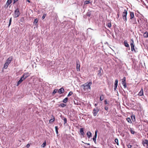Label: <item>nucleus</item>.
Instances as JSON below:
<instances>
[{
	"mask_svg": "<svg viewBox=\"0 0 148 148\" xmlns=\"http://www.w3.org/2000/svg\"><path fill=\"white\" fill-rule=\"evenodd\" d=\"M92 84V82L91 81L89 82H87L86 83L82 85L81 86V88L84 91H85L88 89H90V86Z\"/></svg>",
	"mask_w": 148,
	"mask_h": 148,
	"instance_id": "1",
	"label": "nucleus"
},
{
	"mask_svg": "<svg viewBox=\"0 0 148 148\" xmlns=\"http://www.w3.org/2000/svg\"><path fill=\"white\" fill-rule=\"evenodd\" d=\"M12 59V57L10 56L6 60L5 63L4 64L3 68L6 69L8 67L9 64L11 62Z\"/></svg>",
	"mask_w": 148,
	"mask_h": 148,
	"instance_id": "2",
	"label": "nucleus"
},
{
	"mask_svg": "<svg viewBox=\"0 0 148 148\" xmlns=\"http://www.w3.org/2000/svg\"><path fill=\"white\" fill-rule=\"evenodd\" d=\"M20 12L18 8H17L15 10L14 14V17L16 18L18 17L20 15Z\"/></svg>",
	"mask_w": 148,
	"mask_h": 148,
	"instance_id": "3",
	"label": "nucleus"
},
{
	"mask_svg": "<svg viewBox=\"0 0 148 148\" xmlns=\"http://www.w3.org/2000/svg\"><path fill=\"white\" fill-rule=\"evenodd\" d=\"M127 11L126 10H124L123 13V18L124 21L126 22L127 21Z\"/></svg>",
	"mask_w": 148,
	"mask_h": 148,
	"instance_id": "4",
	"label": "nucleus"
},
{
	"mask_svg": "<svg viewBox=\"0 0 148 148\" xmlns=\"http://www.w3.org/2000/svg\"><path fill=\"white\" fill-rule=\"evenodd\" d=\"M99 111V109L97 107L95 108L93 110L92 113L94 116H96Z\"/></svg>",
	"mask_w": 148,
	"mask_h": 148,
	"instance_id": "5",
	"label": "nucleus"
},
{
	"mask_svg": "<svg viewBox=\"0 0 148 148\" xmlns=\"http://www.w3.org/2000/svg\"><path fill=\"white\" fill-rule=\"evenodd\" d=\"M126 78L124 77L122 79V83L123 85L124 88H125L126 87Z\"/></svg>",
	"mask_w": 148,
	"mask_h": 148,
	"instance_id": "6",
	"label": "nucleus"
},
{
	"mask_svg": "<svg viewBox=\"0 0 148 148\" xmlns=\"http://www.w3.org/2000/svg\"><path fill=\"white\" fill-rule=\"evenodd\" d=\"M97 130H96L95 131V134L94 136L92 138L93 140L94 143L96 144V138H97Z\"/></svg>",
	"mask_w": 148,
	"mask_h": 148,
	"instance_id": "7",
	"label": "nucleus"
},
{
	"mask_svg": "<svg viewBox=\"0 0 148 148\" xmlns=\"http://www.w3.org/2000/svg\"><path fill=\"white\" fill-rule=\"evenodd\" d=\"M76 63H77V67H76L77 70V71H80V64H79L80 63L79 62V60H77V61Z\"/></svg>",
	"mask_w": 148,
	"mask_h": 148,
	"instance_id": "8",
	"label": "nucleus"
},
{
	"mask_svg": "<svg viewBox=\"0 0 148 148\" xmlns=\"http://www.w3.org/2000/svg\"><path fill=\"white\" fill-rule=\"evenodd\" d=\"M25 79V78H24L22 76L20 78V79L19 80V81L17 82V86H18L19 84H20Z\"/></svg>",
	"mask_w": 148,
	"mask_h": 148,
	"instance_id": "9",
	"label": "nucleus"
},
{
	"mask_svg": "<svg viewBox=\"0 0 148 148\" xmlns=\"http://www.w3.org/2000/svg\"><path fill=\"white\" fill-rule=\"evenodd\" d=\"M29 75L30 74L28 73H27L24 74L22 75V77L25 78V79L27 77L29 76Z\"/></svg>",
	"mask_w": 148,
	"mask_h": 148,
	"instance_id": "10",
	"label": "nucleus"
},
{
	"mask_svg": "<svg viewBox=\"0 0 148 148\" xmlns=\"http://www.w3.org/2000/svg\"><path fill=\"white\" fill-rule=\"evenodd\" d=\"M12 0H8L5 5V7L6 8H7L9 5L12 3Z\"/></svg>",
	"mask_w": 148,
	"mask_h": 148,
	"instance_id": "11",
	"label": "nucleus"
},
{
	"mask_svg": "<svg viewBox=\"0 0 148 148\" xmlns=\"http://www.w3.org/2000/svg\"><path fill=\"white\" fill-rule=\"evenodd\" d=\"M64 92V90L63 88H61L58 91V93L60 94L63 93Z\"/></svg>",
	"mask_w": 148,
	"mask_h": 148,
	"instance_id": "12",
	"label": "nucleus"
},
{
	"mask_svg": "<svg viewBox=\"0 0 148 148\" xmlns=\"http://www.w3.org/2000/svg\"><path fill=\"white\" fill-rule=\"evenodd\" d=\"M142 144L144 146H145V145L146 146L148 144V140H145L142 142Z\"/></svg>",
	"mask_w": 148,
	"mask_h": 148,
	"instance_id": "13",
	"label": "nucleus"
},
{
	"mask_svg": "<svg viewBox=\"0 0 148 148\" xmlns=\"http://www.w3.org/2000/svg\"><path fill=\"white\" fill-rule=\"evenodd\" d=\"M79 132L82 135L84 136V130L83 128H81L80 129Z\"/></svg>",
	"mask_w": 148,
	"mask_h": 148,
	"instance_id": "14",
	"label": "nucleus"
},
{
	"mask_svg": "<svg viewBox=\"0 0 148 148\" xmlns=\"http://www.w3.org/2000/svg\"><path fill=\"white\" fill-rule=\"evenodd\" d=\"M101 71H102V69L101 68H100L99 70L98 71L97 74L99 76H101Z\"/></svg>",
	"mask_w": 148,
	"mask_h": 148,
	"instance_id": "15",
	"label": "nucleus"
},
{
	"mask_svg": "<svg viewBox=\"0 0 148 148\" xmlns=\"http://www.w3.org/2000/svg\"><path fill=\"white\" fill-rule=\"evenodd\" d=\"M144 37L145 38L148 37V33L147 32H145L143 35Z\"/></svg>",
	"mask_w": 148,
	"mask_h": 148,
	"instance_id": "16",
	"label": "nucleus"
},
{
	"mask_svg": "<svg viewBox=\"0 0 148 148\" xmlns=\"http://www.w3.org/2000/svg\"><path fill=\"white\" fill-rule=\"evenodd\" d=\"M143 94V90L142 88L140 92H139V96H142Z\"/></svg>",
	"mask_w": 148,
	"mask_h": 148,
	"instance_id": "17",
	"label": "nucleus"
},
{
	"mask_svg": "<svg viewBox=\"0 0 148 148\" xmlns=\"http://www.w3.org/2000/svg\"><path fill=\"white\" fill-rule=\"evenodd\" d=\"M124 43L125 46L126 47H129V45L128 44L126 40H125L124 41Z\"/></svg>",
	"mask_w": 148,
	"mask_h": 148,
	"instance_id": "18",
	"label": "nucleus"
},
{
	"mask_svg": "<svg viewBox=\"0 0 148 148\" xmlns=\"http://www.w3.org/2000/svg\"><path fill=\"white\" fill-rule=\"evenodd\" d=\"M131 47L132 51H133V50H135L134 49V46L133 43L131 44Z\"/></svg>",
	"mask_w": 148,
	"mask_h": 148,
	"instance_id": "19",
	"label": "nucleus"
},
{
	"mask_svg": "<svg viewBox=\"0 0 148 148\" xmlns=\"http://www.w3.org/2000/svg\"><path fill=\"white\" fill-rule=\"evenodd\" d=\"M87 134L88 137L90 138L91 137V133L90 132H87Z\"/></svg>",
	"mask_w": 148,
	"mask_h": 148,
	"instance_id": "20",
	"label": "nucleus"
},
{
	"mask_svg": "<svg viewBox=\"0 0 148 148\" xmlns=\"http://www.w3.org/2000/svg\"><path fill=\"white\" fill-rule=\"evenodd\" d=\"M104 97L103 95H101L100 96V99L101 101H102L104 99Z\"/></svg>",
	"mask_w": 148,
	"mask_h": 148,
	"instance_id": "21",
	"label": "nucleus"
},
{
	"mask_svg": "<svg viewBox=\"0 0 148 148\" xmlns=\"http://www.w3.org/2000/svg\"><path fill=\"white\" fill-rule=\"evenodd\" d=\"M53 118L49 120V122L50 123H51L53 122L55 120V118L53 116Z\"/></svg>",
	"mask_w": 148,
	"mask_h": 148,
	"instance_id": "22",
	"label": "nucleus"
},
{
	"mask_svg": "<svg viewBox=\"0 0 148 148\" xmlns=\"http://www.w3.org/2000/svg\"><path fill=\"white\" fill-rule=\"evenodd\" d=\"M130 18L132 19L133 18L134 16V14L132 12H130Z\"/></svg>",
	"mask_w": 148,
	"mask_h": 148,
	"instance_id": "23",
	"label": "nucleus"
},
{
	"mask_svg": "<svg viewBox=\"0 0 148 148\" xmlns=\"http://www.w3.org/2000/svg\"><path fill=\"white\" fill-rule=\"evenodd\" d=\"M68 98L66 97L63 101V102L64 103H66L68 101Z\"/></svg>",
	"mask_w": 148,
	"mask_h": 148,
	"instance_id": "24",
	"label": "nucleus"
},
{
	"mask_svg": "<svg viewBox=\"0 0 148 148\" xmlns=\"http://www.w3.org/2000/svg\"><path fill=\"white\" fill-rule=\"evenodd\" d=\"M66 106V104H65L63 103H61L60 104V106L62 107H65Z\"/></svg>",
	"mask_w": 148,
	"mask_h": 148,
	"instance_id": "25",
	"label": "nucleus"
},
{
	"mask_svg": "<svg viewBox=\"0 0 148 148\" xmlns=\"http://www.w3.org/2000/svg\"><path fill=\"white\" fill-rule=\"evenodd\" d=\"M127 120L129 123H131L132 122L131 119L129 118H128L126 119Z\"/></svg>",
	"mask_w": 148,
	"mask_h": 148,
	"instance_id": "26",
	"label": "nucleus"
},
{
	"mask_svg": "<svg viewBox=\"0 0 148 148\" xmlns=\"http://www.w3.org/2000/svg\"><path fill=\"white\" fill-rule=\"evenodd\" d=\"M37 22H38V21L36 19L34 20V24L35 25H36Z\"/></svg>",
	"mask_w": 148,
	"mask_h": 148,
	"instance_id": "27",
	"label": "nucleus"
},
{
	"mask_svg": "<svg viewBox=\"0 0 148 148\" xmlns=\"http://www.w3.org/2000/svg\"><path fill=\"white\" fill-rule=\"evenodd\" d=\"M118 80L117 79H116L114 82V85L115 86H117L118 85Z\"/></svg>",
	"mask_w": 148,
	"mask_h": 148,
	"instance_id": "28",
	"label": "nucleus"
},
{
	"mask_svg": "<svg viewBox=\"0 0 148 148\" xmlns=\"http://www.w3.org/2000/svg\"><path fill=\"white\" fill-rule=\"evenodd\" d=\"M115 142L117 144V145H119V144L118 143V140L117 138H116L114 140Z\"/></svg>",
	"mask_w": 148,
	"mask_h": 148,
	"instance_id": "29",
	"label": "nucleus"
},
{
	"mask_svg": "<svg viewBox=\"0 0 148 148\" xmlns=\"http://www.w3.org/2000/svg\"><path fill=\"white\" fill-rule=\"evenodd\" d=\"M57 91H58L57 89H54L53 92V94L54 95L55 94H56L57 92Z\"/></svg>",
	"mask_w": 148,
	"mask_h": 148,
	"instance_id": "30",
	"label": "nucleus"
},
{
	"mask_svg": "<svg viewBox=\"0 0 148 148\" xmlns=\"http://www.w3.org/2000/svg\"><path fill=\"white\" fill-rule=\"evenodd\" d=\"M73 94V92L71 91H70L69 92V93L67 95V97H69L71 96Z\"/></svg>",
	"mask_w": 148,
	"mask_h": 148,
	"instance_id": "31",
	"label": "nucleus"
},
{
	"mask_svg": "<svg viewBox=\"0 0 148 148\" xmlns=\"http://www.w3.org/2000/svg\"><path fill=\"white\" fill-rule=\"evenodd\" d=\"M12 22V18H11L10 19L8 26H9L11 24Z\"/></svg>",
	"mask_w": 148,
	"mask_h": 148,
	"instance_id": "32",
	"label": "nucleus"
},
{
	"mask_svg": "<svg viewBox=\"0 0 148 148\" xmlns=\"http://www.w3.org/2000/svg\"><path fill=\"white\" fill-rule=\"evenodd\" d=\"M90 1H85L84 2V4H88L89 3H90Z\"/></svg>",
	"mask_w": 148,
	"mask_h": 148,
	"instance_id": "33",
	"label": "nucleus"
},
{
	"mask_svg": "<svg viewBox=\"0 0 148 148\" xmlns=\"http://www.w3.org/2000/svg\"><path fill=\"white\" fill-rule=\"evenodd\" d=\"M64 124L66 123L67 122V120H66V118H64Z\"/></svg>",
	"mask_w": 148,
	"mask_h": 148,
	"instance_id": "34",
	"label": "nucleus"
},
{
	"mask_svg": "<svg viewBox=\"0 0 148 148\" xmlns=\"http://www.w3.org/2000/svg\"><path fill=\"white\" fill-rule=\"evenodd\" d=\"M130 132H131V133L132 134H134V132H135L133 130H130Z\"/></svg>",
	"mask_w": 148,
	"mask_h": 148,
	"instance_id": "35",
	"label": "nucleus"
},
{
	"mask_svg": "<svg viewBox=\"0 0 148 148\" xmlns=\"http://www.w3.org/2000/svg\"><path fill=\"white\" fill-rule=\"evenodd\" d=\"M127 145L128 148H131V147H132L131 145H130V144H128Z\"/></svg>",
	"mask_w": 148,
	"mask_h": 148,
	"instance_id": "36",
	"label": "nucleus"
},
{
	"mask_svg": "<svg viewBox=\"0 0 148 148\" xmlns=\"http://www.w3.org/2000/svg\"><path fill=\"white\" fill-rule=\"evenodd\" d=\"M104 108H105V109L106 110H108V107H107V106H105V107Z\"/></svg>",
	"mask_w": 148,
	"mask_h": 148,
	"instance_id": "37",
	"label": "nucleus"
},
{
	"mask_svg": "<svg viewBox=\"0 0 148 148\" xmlns=\"http://www.w3.org/2000/svg\"><path fill=\"white\" fill-rule=\"evenodd\" d=\"M108 26L109 28L111 26V24L110 23H108Z\"/></svg>",
	"mask_w": 148,
	"mask_h": 148,
	"instance_id": "38",
	"label": "nucleus"
},
{
	"mask_svg": "<svg viewBox=\"0 0 148 148\" xmlns=\"http://www.w3.org/2000/svg\"><path fill=\"white\" fill-rule=\"evenodd\" d=\"M45 16H46V15H44L42 17V19H44L45 18Z\"/></svg>",
	"mask_w": 148,
	"mask_h": 148,
	"instance_id": "39",
	"label": "nucleus"
},
{
	"mask_svg": "<svg viewBox=\"0 0 148 148\" xmlns=\"http://www.w3.org/2000/svg\"><path fill=\"white\" fill-rule=\"evenodd\" d=\"M117 86H115L114 85V89L115 90L116 89Z\"/></svg>",
	"mask_w": 148,
	"mask_h": 148,
	"instance_id": "40",
	"label": "nucleus"
},
{
	"mask_svg": "<svg viewBox=\"0 0 148 148\" xmlns=\"http://www.w3.org/2000/svg\"><path fill=\"white\" fill-rule=\"evenodd\" d=\"M105 103L106 104H108V103L107 102V101L106 100H105L104 101Z\"/></svg>",
	"mask_w": 148,
	"mask_h": 148,
	"instance_id": "41",
	"label": "nucleus"
},
{
	"mask_svg": "<svg viewBox=\"0 0 148 148\" xmlns=\"http://www.w3.org/2000/svg\"><path fill=\"white\" fill-rule=\"evenodd\" d=\"M30 147V145L29 144H27V145H26V147H27V148H29V147Z\"/></svg>",
	"mask_w": 148,
	"mask_h": 148,
	"instance_id": "42",
	"label": "nucleus"
},
{
	"mask_svg": "<svg viewBox=\"0 0 148 148\" xmlns=\"http://www.w3.org/2000/svg\"><path fill=\"white\" fill-rule=\"evenodd\" d=\"M132 117H133V116H132V121H134V120H135V116H133L134 118H133Z\"/></svg>",
	"mask_w": 148,
	"mask_h": 148,
	"instance_id": "43",
	"label": "nucleus"
},
{
	"mask_svg": "<svg viewBox=\"0 0 148 148\" xmlns=\"http://www.w3.org/2000/svg\"><path fill=\"white\" fill-rule=\"evenodd\" d=\"M18 0H14V4L16 2H17L18 1Z\"/></svg>",
	"mask_w": 148,
	"mask_h": 148,
	"instance_id": "44",
	"label": "nucleus"
},
{
	"mask_svg": "<svg viewBox=\"0 0 148 148\" xmlns=\"http://www.w3.org/2000/svg\"><path fill=\"white\" fill-rule=\"evenodd\" d=\"M55 127L56 130H58V128L57 126H55Z\"/></svg>",
	"mask_w": 148,
	"mask_h": 148,
	"instance_id": "45",
	"label": "nucleus"
},
{
	"mask_svg": "<svg viewBox=\"0 0 148 148\" xmlns=\"http://www.w3.org/2000/svg\"><path fill=\"white\" fill-rule=\"evenodd\" d=\"M56 132L57 134H58V130H56Z\"/></svg>",
	"mask_w": 148,
	"mask_h": 148,
	"instance_id": "46",
	"label": "nucleus"
},
{
	"mask_svg": "<svg viewBox=\"0 0 148 148\" xmlns=\"http://www.w3.org/2000/svg\"><path fill=\"white\" fill-rule=\"evenodd\" d=\"M86 144H87V145H90V144L89 143H86Z\"/></svg>",
	"mask_w": 148,
	"mask_h": 148,
	"instance_id": "47",
	"label": "nucleus"
},
{
	"mask_svg": "<svg viewBox=\"0 0 148 148\" xmlns=\"http://www.w3.org/2000/svg\"><path fill=\"white\" fill-rule=\"evenodd\" d=\"M87 16H90V14H88V15H87Z\"/></svg>",
	"mask_w": 148,
	"mask_h": 148,
	"instance_id": "48",
	"label": "nucleus"
},
{
	"mask_svg": "<svg viewBox=\"0 0 148 148\" xmlns=\"http://www.w3.org/2000/svg\"><path fill=\"white\" fill-rule=\"evenodd\" d=\"M97 105V104L96 103L95 104V106H96Z\"/></svg>",
	"mask_w": 148,
	"mask_h": 148,
	"instance_id": "49",
	"label": "nucleus"
},
{
	"mask_svg": "<svg viewBox=\"0 0 148 148\" xmlns=\"http://www.w3.org/2000/svg\"><path fill=\"white\" fill-rule=\"evenodd\" d=\"M117 15H118V17H119V14H118Z\"/></svg>",
	"mask_w": 148,
	"mask_h": 148,
	"instance_id": "50",
	"label": "nucleus"
},
{
	"mask_svg": "<svg viewBox=\"0 0 148 148\" xmlns=\"http://www.w3.org/2000/svg\"><path fill=\"white\" fill-rule=\"evenodd\" d=\"M27 1H28L29 2H30V1H29V0H27Z\"/></svg>",
	"mask_w": 148,
	"mask_h": 148,
	"instance_id": "51",
	"label": "nucleus"
},
{
	"mask_svg": "<svg viewBox=\"0 0 148 148\" xmlns=\"http://www.w3.org/2000/svg\"><path fill=\"white\" fill-rule=\"evenodd\" d=\"M137 21H138V22H139V20L138 19H137Z\"/></svg>",
	"mask_w": 148,
	"mask_h": 148,
	"instance_id": "52",
	"label": "nucleus"
}]
</instances>
